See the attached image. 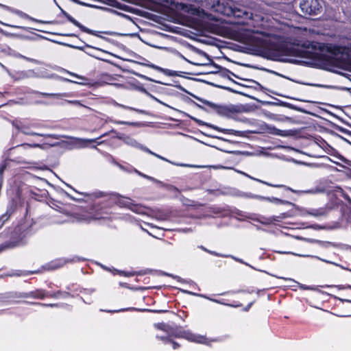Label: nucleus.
<instances>
[{"label": "nucleus", "mask_w": 351, "mask_h": 351, "mask_svg": "<svg viewBox=\"0 0 351 351\" xmlns=\"http://www.w3.org/2000/svg\"><path fill=\"white\" fill-rule=\"evenodd\" d=\"M49 296V293L43 289H36L35 291L23 293L21 295V298H32L36 299H44Z\"/></svg>", "instance_id": "nucleus-10"}, {"label": "nucleus", "mask_w": 351, "mask_h": 351, "mask_svg": "<svg viewBox=\"0 0 351 351\" xmlns=\"http://www.w3.org/2000/svg\"><path fill=\"white\" fill-rule=\"evenodd\" d=\"M180 7H181V10H183L184 12H188V13L193 14V15H197L199 12L198 9L191 5H188L182 3L180 5Z\"/></svg>", "instance_id": "nucleus-16"}, {"label": "nucleus", "mask_w": 351, "mask_h": 351, "mask_svg": "<svg viewBox=\"0 0 351 351\" xmlns=\"http://www.w3.org/2000/svg\"><path fill=\"white\" fill-rule=\"evenodd\" d=\"M36 304L43 306H50V307H58V306H59L58 304L36 303Z\"/></svg>", "instance_id": "nucleus-40"}, {"label": "nucleus", "mask_w": 351, "mask_h": 351, "mask_svg": "<svg viewBox=\"0 0 351 351\" xmlns=\"http://www.w3.org/2000/svg\"><path fill=\"white\" fill-rule=\"evenodd\" d=\"M64 15L66 17L69 21L72 23L74 25L79 27L82 32L95 35V33L93 30H91L86 27L82 25L80 23H79L77 20H75L73 17L69 15L68 13L64 12Z\"/></svg>", "instance_id": "nucleus-12"}, {"label": "nucleus", "mask_w": 351, "mask_h": 351, "mask_svg": "<svg viewBox=\"0 0 351 351\" xmlns=\"http://www.w3.org/2000/svg\"><path fill=\"white\" fill-rule=\"evenodd\" d=\"M13 125L19 132H21V133L26 134V135L40 136H44L46 138H51L53 139H58L59 138L58 136L56 134H44L32 132V131H31L30 127L29 125H25L22 123L16 122V123H14Z\"/></svg>", "instance_id": "nucleus-9"}, {"label": "nucleus", "mask_w": 351, "mask_h": 351, "mask_svg": "<svg viewBox=\"0 0 351 351\" xmlns=\"http://www.w3.org/2000/svg\"><path fill=\"white\" fill-rule=\"evenodd\" d=\"M194 97L201 101L202 104L206 105L212 110L220 116L244 121V120L240 119L239 118V114L240 112L239 106L234 105H220L201 99L197 96H194Z\"/></svg>", "instance_id": "nucleus-4"}, {"label": "nucleus", "mask_w": 351, "mask_h": 351, "mask_svg": "<svg viewBox=\"0 0 351 351\" xmlns=\"http://www.w3.org/2000/svg\"><path fill=\"white\" fill-rule=\"evenodd\" d=\"M234 195L244 198L257 199L259 200H262V198H263V196L261 195H254L251 193L241 192L239 191L234 193Z\"/></svg>", "instance_id": "nucleus-15"}, {"label": "nucleus", "mask_w": 351, "mask_h": 351, "mask_svg": "<svg viewBox=\"0 0 351 351\" xmlns=\"http://www.w3.org/2000/svg\"><path fill=\"white\" fill-rule=\"evenodd\" d=\"M11 214H12L11 209H8L6 210L5 213L2 215V216L1 217V221H2L3 222H5L10 218Z\"/></svg>", "instance_id": "nucleus-33"}, {"label": "nucleus", "mask_w": 351, "mask_h": 351, "mask_svg": "<svg viewBox=\"0 0 351 351\" xmlns=\"http://www.w3.org/2000/svg\"><path fill=\"white\" fill-rule=\"evenodd\" d=\"M300 287L302 289H304V290H308V289H310V288L306 285H300Z\"/></svg>", "instance_id": "nucleus-56"}, {"label": "nucleus", "mask_w": 351, "mask_h": 351, "mask_svg": "<svg viewBox=\"0 0 351 351\" xmlns=\"http://www.w3.org/2000/svg\"><path fill=\"white\" fill-rule=\"evenodd\" d=\"M106 218V216H104L103 215L101 214H96L94 217H93V219H104Z\"/></svg>", "instance_id": "nucleus-48"}, {"label": "nucleus", "mask_w": 351, "mask_h": 351, "mask_svg": "<svg viewBox=\"0 0 351 351\" xmlns=\"http://www.w3.org/2000/svg\"><path fill=\"white\" fill-rule=\"evenodd\" d=\"M122 138H123V142L124 143H125L126 145L140 149L142 151L145 152H150V149L149 148L141 145V143L137 142V141H136L134 138H133L129 136H126V137H122Z\"/></svg>", "instance_id": "nucleus-11"}, {"label": "nucleus", "mask_w": 351, "mask_h": 351, "mask_svg": "<svg viewBox=\"0 0 351 351\" xmlns=\"http://www.w3.org/2000/svg\"><path fill=\"white\" fill-rule=\"evenodd\" d=\"M26 73H27V71H21V72L19 73L17 79L22 80V79L28 78L27 77H26V75H27Z\"/></svg>", "instance_id": "nucleus-36"}, {"label": "nucleus", "mask_w": 351, "mask_h": 351, "mask_svg": "<svg viewBox=\"0 0 351 351\" xmlns=\"http://www.w3.org/2000/svg\"><path fill=\"white\" fill-rule=\"evenodd\" d=\"M0 23L2 24L3 25L8 26V27H12L16 28V29H21L22 28V27H21V26L12 25H10V24L1 22V21H0Z\"/></svg>", "instance_id": "nucleus-44"}, {"label": "nucleus", "mask_w": 351, "mask_h": 351, "mask_svg": "<svg viewBox=\"0 0 351 351\" xmlns=\"http://www.w3.org/2000/svg\"><path fill=\"white\" fill-rule=\"evenodd\" d=\"M286 61L289 62H292V63H296L298 62V60H293V59H289V60H287Z\"/></svg>", "instance_id": "nucleus-59"}, {"label": "nucleus", "mask_w": 351, "mask_h": 351, "mask_svg": "<svg viewBox=\"0 0 351 351\" xmlns=\"http://www.w3.org/2000/svg\"><path fill=\"white\" fill-rule=\"evenodd\" d=\"M141 228H142L143 230L146 231L149 234L152 235V234L151 232H149L147 230L145 229L143 226H141Z\"/></svg>", "instance_id": "nucleus-63"}, {"label": "nucleus", "mask_w": 351, "mask_h": 351, "mask_svg": "<svg viewBox=\"0 0 351 351\" xmlns=\"http://www.w3.org/2000/svg\"><path fill=\"white\" fill-rule=\"evenodd\" d=\"M110 122L117 124V125H131L134 127H139L141 125V123L139 122H130V121H118V120H110Z\"/></svg>", "instance_id": "nucleus-21"}, {"label": "nucleus", "mask_w": 351, "mask_h": 351, "mask_svg": "<svg viewBox=\"0 0 351 351\" xmlns=\"http://www.w3.org/2000/svg\"><path fill=\"white\" fill-rule=\"evenodd\" d=\"M230 210L225 207L212 206L206 208L205 212L199 218H210L217 217H226L229 215Z\"/></svg>", "instance_id": "nucleus-8"}, {"label": "nucleus", "mask_w": 351, "mask_h": 351, "mask_svg": "<svg viewBox=\"0 0 351 351\" xmlns=\"http://www.w3.org/2000/svg\"><path fill=\"white\" fill-rule=\"evenodd\" d=\"M335 287L338 288L339 289H346V287L343 286V285H335Z\"/></svg>", "instance_id": "nucleus-60"}, {"label": "nucleus", "mask_w": 351, "mask_h": 351, "mask_svg": "<svg viewBox=\"0 0 351 351\" xmlns=\"http://www.w3.org/2000/svg\"><path fill=\"white\" fill-rule=\"evenodd\" d=\"M184 292L187 293L191 294V295H195L194 293H192L191 291H184Z\"/></svg>", "instance_id": "nucleus-64"}, {"label": "nucleus", "mask_w": 351, "mask_h": 351, "mask_svg": "<svg viewBox=\"0 0 351 351\" xmlns=\"http://www.w3.org/2000/svg\"><path fill=\"white\" fill-rule=\"evenodd\" d=\"M12 55H13L14 56L16 57V58H22V59H24L28 62H33V63H35V64H40V62L38 61V60H36V59H34V58H27L26 56H24L21 54H20L19 53H17L14 51H13V52L12 53Z\"/></svg>", "instance_id": "nucleus-23"}, {"label": "nucleus", "mask_w": 351, "mask_h": 351, "mask_svg": "<svg viewBox=\"0 0 351 351\" xmlns=\"http://www.w3.org/2000/svg\"><path fill=\"white\" fill-rule=\"evenodd\" d=\"M287 189L288 190L292 191L293 193H296V194H303V193H306V194H315V193H317L321 191V190H319L317 188L311 189H308V190H304V191H296V190H293V189H291L289 187H287Z\"/></svg>", "instance_id": "nucleus-19"}, {"label": "nucleus", "mask_w": 351, "mask_h": 351, "mask_svg": "<svg viewBox=\"0 0 351 351\" xmlns=\"http://www.w3.org/2000/svg\"><path fill=\"white\" fill-rule=\"evenodd\" d=\"M200 296L203 297V298H207L215 303H218V304H223V305H227V306H234V307H238V306H240V305H230L228 304H226L225 303L223 300H217V299H211L208 297H206L205 295H200Z\"/></svg>", "instance_id": "nucleus-32"}, {"label": "nucleus", "mask_w": 351, "mask_h": 351, "mask_svg": "<svg viewBox=\"0 0 351 351\" xmlns=\"http://www.w3.org/2000/svg\"><path fill=\"white\" fill-rule=\"evenodd\" d=\"M144 225H145V226H149V227H150L151 228H152V229H154V228H158L157 226H154V225H152V224H151V223H145V222H144Z\"/></svg>", "instance_id": "nucleus-51"}, {"label": "nucleus", "mask_w": 351, "mask_h": 351, "mask_svg": "<svg viewBox=\"0 0 351 351\" xmlns=\"http://www.w3.org/2000/svg\"><path fill=\"white\" fill-rule=\"evenodd\" d=\"M228 257H230V258H232V259L235 260L236 261H237L239 263L245 264L246 265H249L247 263H245L242 259H241L239 258H237V257H235L234 256H232V255H228Z\"/></svg>", "instance_id": "nucleus-41"}, {"label": "nucleus", "mask_w": 351, "mask_h": 351, "mask_svg": "<svg viewBox=\"0 0 351 351\" xmlns=\"http://www.w3.org/2000/svg\"><path fill=\"white\" fill-rule=\"evenodd\" d=\"M300 8L303 14L310 16L317 15L322 10L319 0H300Z\"/></svg>", "instance_id": "nucleus-5"}, {"label": "nucleus", "mask_w": 351, "mask_h": 351, "mask_svg": "<svg viewBox=\"0 0 351 351\" xmlns=\"http://www.w3.org/2000/svg\"><path fill=\"white\" fill-rule=\"evenodd\" d=\"M199 248H200L201 250L208 252V251H209V250L206 249L205 247H204L203 245H199L198 246Z\"/></svg>", "instance_id": "nucleus-58"}, {"label": "nucleus", "mask_w": 351, "mask_h": 351, "mask_svg": "<svg viewBox=\"0 0 351 351\" xmlns=\"http://www.w3.org/2000/svg\"><path fill=\"white\" fill-rule=\"evenodd\" d=\"M276 277L278 278L283 279V280H285L286 281H291V282H293L297 283V282H295L293 279L290 278H284V277H278V276H276Z\"/></svg>", "instance_id": "nucleus-49"}, {"label": "nucleus", "mask_w": 351, "mask_h": 351, "mask_svg": "<svg viewBox=\"0 0 351 351\" xmlns=\"http://www.w3.org/2000/svg\"><path fill=\"white\" fill-rule=\"evenodd\" d=\"M346 48L334 44L311 42L306 50L299 51L300 56L313 59L320 68L332 71L340 67L344 60Z\"/></svg>", "instance_id": "nucleus-1"}, {"label": "nucleus", "mask_w": 351, "mask_h": 351, "mask_svg": "<svg viewBox=\"0 0 351 351\" xmlns=\"http://www.w3.org/2000/svg\"><path fill=\"white\" fill-rule=\"evenodd\" d=\"M5 168H6V163H5V162H3L0 165V176L1 177L2 176L4 170L5 169Z\"/></svg>", "instance_id": "nucleus-42"}, {"label": "nucleus", "mask_w": 351, "mask_h": 351, "mask_svg": "<svg viewBox=\"0 0 351 351\" xmlns=\"http://www.w3.org/2000/svg\"><path fill=\"white\" fill-rule=\"evenodd\" d=\"M70 295L69 292L66 291H58L55 293H49V296L53 298H66Z\"/></svg>", "instance_id": "nucleus-20"}, {"label": "nucleus", "mask_w": 351, "mask_h": 351, "mask_svg": "<svg viewBox=\"0 0 351 351\" xmlns=\"http://www.w3.org/2000/svg\"><path fill=\"white\" fill-rule=\"evenodd\" d=\"M0 65H1V67H2L5 71H6L9 73V75H10V71H9V70L8 69V68H7L6 66H4L3 64H2L1 63H0Z\"/></svg>", "instance_id": "nucleus-57"}, {"label": "nucleus", "mask_w": 351, "mask_h": 351, "mask_svg": "<svg viewBox=\"0 0 351 351\" xmlns=\"http://www.w3.org/2000/svg\"><path fill=\"white\" fill-rule=\"evenodd\" d=\"M110 199L114 201V202L121 207L129 208L136 213H142V207L138 204H134L130 198L123 197L117 194H112L110 196Z\"/></svg>", "instance_id": "nucleus-6"}, {"label": "nucleus", "mask_w": 351, "mask_h": 351, "mask_svg": "<svg viewBox=\"0 0 351 351\" xmlns=\"http://www.w3.org/2000/svg\"><path fill=\"white\" fill-rule=\"evenodd\" d=\"M268 131L271 134L280 136H287L290 135V132L289 130H282L274 126L268 127Z\"/></svg>", "instance_id": "nucleus-14"}, {"label": "nucleus", "mask_w": 351, "mask_h": 351, "mask_svg": "<svg viewBox=\"0 0 351 351\" xmlns=\"http://www.w3.org/2000/svg\"><path fill=\"white\" fill-rule=\"evenodd\" d=\"M262 200L272 202L276 204H291V203L289 201L282 200V199H278L277 197H264L263 196V198H262Z\"/></svg>", "instance_id": "nucleus-17"}, {"label": "nucleus", "mask_w": 351, "mask_h": 351, "mask_svg": "<svg viewBox=\"0 0 351 351\" xmlns=\"http://www.w3.org/2000/svg\"><path fill=\"white\" fill-rule=\"evenodd\" d=\"M340 228V224L338 222H335L333 226H330L328 228V229H331V230H333V229H337V228Z\"/></svg>", "instance_id": "nucleus-47"}, {"label": "nucleus", "mask_w": 351, "mask_h": 351, "mask_svg": "<svg viewBox=\"0 0 351 351\" xmlns=\"http://www.w3.org/2000/svg\"><path fill=\"white\" fill-rule=\"evenodd\" d=\"M208 253L212 254V255H214V256H219V257H228V255H223V254H221L219 253H217L215 251H211V250H209L208 251Z\"/></svg>", "instance_id": "nucleus-39"}, {"label": "nucleus", "mask_w": 351, "mask_h": 351, "mask_svg": "<svg viewBox=\"0 0 351 351\" xmlns=\"http://www.w3.org/2000/svg\"><path fill=\"white\" fill-rule=\"evenodd\" d=\"M164 73L166 75L168 76H179V77H183L182 74L184 73V72L182 71H173L170 69H165L164 71Z\"/></svg>", "instance_id": "nucleus-25"}, {"label": "nucleus", "mask_w": 351, "mask_h": 351, "mask_svg": "<svg viewBox=\"0 0 351 351\" xmlns=\"http://www.w3.org/2000/svg\"><path fill=\"white\" fill-rule=\"evenodd\" d=\"M16 147H21L24 149H27L31 147H34H34H42V145L38 143H33V144L23 143L21 145H17Z\"/></svg>", "instance_id": "nucleus-27"}, {"label": "nucleus", "mask_w": 351, "mask_h": 351, "mask_svg": "<svg viewBox=\"0 0 351 351\" xmlns=\"http://www.w3.org/2000/svg\"><path fill=\"white\" fill-rule=\"evenodd\" d=\"M47 66L51 67V69H55V70H59L60 69V68L58 66H53L47 65Z\"/></svg>", "instance_id": "nucleus-61"}, {"label": "nucleus", "mask_w": 351, "mask_h": 351, "mask_svg": "<svg viewBox=\"0 0 351 351\" xmlns=\"http://www.w3.org/2000/svg\"><path fill=\"white\" fill-rule=\"evenodd\" d=\"M141 78L143 79H145V80H149V81H153L152 79H150L149 77H146L145 75H139Z\"/></svg>", "instance_id": "nucleus-54"}, {"label": "nucleus", "mask_w": 351, "mask_h": 351, "mask_svg": "<svg viewBox=\"0 0 351 351\" xmlns=\"http://www.w3.org/2000/svg\"><path fill=\"white\" fill-rule=\"evenodd\" d=\"M229 215H234L235 217H239V219H241L243 218H249V217L245 212L238 210L237 208H234L233 210H230Z\"/></svg>", "instance_id": "nucleus-22"}, {"label": "nucleus", "mask_w": 351, "mask_h": 351, "mask_svg": "<svg viewBox=\"0 0 351 351\" xmlns=\"http://www.w3.org/2000/svg\"><path fill=\"white\" fill-rule=\"evenodd\" d=\"M32 232L31 229L29 228V229H27V230H26L25 231L24 234H23V237H29V236H30V235H32Z\"/></svg>", "instance_id": "nucleus-46"}, {"label": "nucleus", "mask_w": 351, "mask_h": 351, "mask_svg": "<svg viewBox=\"0 0 351 351\" xmlns=\"http://www.w3.org/2000/svg\"><path fill=\"white\" fill-rule=\"evenodd\" d=\"M155 327L167 332L165 337H176L184 338L189 341L210 345L211 341H218V339L208 340L206 337L193 333L191 330L178 328L175 330L169 326L164 323L156 324Z\"/></svg>", "instance_id": "nucleus-3"}, {"label": "nucleus", "mask_w": 351, "mask_h": 351, "mask_svg": "<svg viewBox=\"0 0 351 351\" xmlns=\"http://www.w3.org/2000/svg\"><path fill=\"white\" fill-rule=\"evenodd\" d=\"M37 76L38 78H44V79H53L61 82H66L71 83H75L79 84H84V82H76L71 80H69L66 77H63L60 76L56 73H51L47 67H39L37 68Z\"/></svg>", "instance_id": "nucleus-7"}, {"label": "nucleus", "mask_w": 351, "mask_h": 351, "mask_svg": "<svg viewBox=\"0 0 351 351\" xmlns=\"http://www.w3.org/2000/svg\"><path fill=\"white\" fill-rule=\"evenodd\" d=\"M221 131L224 134H233V135L238 136H243V133L241 131L234 130H232V129H223V130H221Z\"/></svg>", "instance_id": "nucleus-26"}, {"label": "nucleus", "mask_w": 351, "mask_h": 351, "mask_svg": "<svg viewBox=\"0 0 351 351\" xmlns=\"http://www.w3.org/2000/svg\"><path fill=\"white\" fill-rule=\"evenodd\" d=\"M84 195L89 196L90 197H95V198H99V197H102L106 196V195L104 193L101 192V191H95V192H93L91 194L86 193V194H84Z\"/></svg>", "instance_id": "nucleus-30"}, {"label": "nucleus", "mask_w": 351, "mask_h": 351, "mask_svg": "<svg viewBox=\"0 0 351 351\" xmlns=\"http://www.w3.org/2000/svg\"><path fill=\"white\" fill-rule=\"evenodd\" d=\"M38 94L45 97H54L58 99H62L64 97H69L73 95L71 93H48L39 92Z\"/></svg>", "instance_id": "nucleus-13"}, {"label": "nucleus", "mask_w": 351, "mask_h": 351, "mask_svg": "<svg viewBox=\"0 0 351 351\" xmlns=\"http://www.w3.org/2000/svg\"><path fill=\"white\" fill-rule=\"evenodd\" d=\"M135 172H136L137 174H138L140 176H141V177L145 178H147V179H148V180H153V178H152V177H150V176H147V175H145V174H143V173H141V172L138 171V170H136V169H135Z\"/></svg>", "instance_id": "nucleus-43"}, {"label": "nucleus", "mask_w": 351, "mask_h": 351, "mask_svg": "<svg viewBox=\"0 0 351 351\" xmlns=\"http://www.w3.org/2000/svg\"><path fill=\"white\" fill-rule=\"evenodd\" d=\"M210 9L213 12L228 16L244 19H250L252 17V13L232 0H213Z\"/></svg>", "instance_id": "nucleus-2"}, {"label": "nucleus", "mask_w": 351, "mask_h": 351, "mask_svg": "<svg viewBox=\"0 0 351 351\" xmlns=\"http://www.w3.org/2000/svg\"><path fill=\"white\" fill-rule=\"evenodd\" d=\"M249 82L255 84L256 85L260 86V84L254 80H249Z\"/></svg>", "instance_id": "nucleus-62"}, {"label": "nucleus", "mask_w": 351, "mask_h": 351, "mask_svg": "<svg viewBox=\"0 0 351 351\" xmlns=\"http://www.w3.org/2000/svg\"><path fill=\"white\" fill-rule=\"evenodd\" d=\"M147 153H148V154H152V155H153V156H156V158H159V159H161V160H165V161L168 162H169V163H171V164H173V165H177V166H185V165H184V164H176V163H174V162H173L170 161L169 160L167 159L166 158H165V157H163V156H160V155H158V154H156V153L153 152H152V151H151V150H150V152H147Z\"/></svg>", "instance_id": "nucleus-28"}, {"label": "nucleus", "mask_w": 351, "mask_h": 351, "mask_svg": "<svg viewBox=\"0 0 351 351\" xmlns=\"http://www.w3.org/2000/svg\"><path fill=\"white\" fill-rule=\"evenodd\" d=\"M188 116H189V117H190L191 119H193V121H195V122L198 123L199 125H201V124L203 123L202 121H200V120H199V119H196V118H195V117H193L189 116V115H188Z\"/></svg>", "instance_id": "nucleus-50"}, {"label": "nucleus", "mask_w": 351, "mask_h": 351, "mask_svg": "<svg viewBox=\"0 0 351 351\" xmlns=\"http://www.w3.org/2000/svg\"><path fill=\"white\" fill-rule=\"evenodd\" d=\"M308 213L314 217H320L325 215V210L323 208L312 209L308 211Z\"/></svg>", "instance_id": "nucleus-24"}, {"label": "nucleus", "mask_w": 351, "mask_h": 351, "mask_svg": "<svg viewBox=\"0 0 351 351\" xmlns=\"http://www.w3.org/2000/svg\"><path fill=\"white\" fill-rule=\"evenodd\" d=\"M26 77L28 78H38L37 68L27 71Z\"/></svg>", "instance_id": "nucleus-31"}, {"label": "nucleus", "mask_w": 351, "mask_h": 351, "mask_svg": "<svg viewBox=\"0 0 351 351\" xmlns=\"http://www.w3.org/2000/svg\"><path fill=\"white\" fill-rule=\"evenodd\" d=\"M62 70L63 71H64V72H66V73H67L68 74H69L70 75L75 77H76V78H77V79H80V80H86V79H85V77H83V76H81V75H79L75 74V73H72V72L68 71H66V70H65V69H62Z\"/></svg>", "instance_id": "nucleus-35"}, {"label": "nucleus", "mask_w": 351, "mask_h": 351, "mask_svg": "<svg viewBox=\"0 0 351 351\" xmlns=\"http://www.w3.org/2000/svg\"><path fill=\"white\" fill-rule=\"evenodd\" d=\"M64 101L68 103V104H73V105H75V106H83L80 103V101H78V100H65Z\"/></svg>", "instance_id": "nucleus-37"}, {"label": "nucleus", "mask_w": 351, "mask_h": 351, "mask_svg": "<svg viewBox=\"0 0 351 351\" xmlns=\"http://www.w3.org/2000/svg\"><path fill=\"white\" fill-rule=\"evenodd\" d=\"M114 106H117V107L122 108L123 109L133 110V111H136V112H143L141 110H138V109L132 108V107H130V106H127L119 104L117 101H114Z\"/></svg>", "instance_id": "nucleus-29"}, {"label": "nucleus", "mask_w": 351, "mask_h": 351, "mask_svg": "<svg viewBox=\"0 0 351 351\" xmlns=\"http://www.w3.org/2000/svg\"><path fill=\"white\" fill-rule=\"evenodd\" d=\"M256 181L261 182L263 184H267L268 186H274V187H276V188H285L286 187V186H285L283 184H269L267 182H265V181H263L261 180H256Z\"/></svg>", "instance_id": "nucleus-34"}, {"label": "nucleus", "mask_w": 351, "mask_h": 351, "mask_svg": "<svg viewBox=\"0 0 351 351\" xmlns=\"http://www.w3.org/2000/svg\"><path fill=\"white\" fill-rule=\"evenodd\" d=\"M253 304V302L248 304V305L244 308V311H247Z\"/></svg>", "instance_id": "nucleus-52"}, {"label": "nucleus", "mask_w": 351, "mask_h": 351, "mask_svg": "<svg viewBox=\"0 0 351 351\" xmlns=\"http://www.w3.org/2000/svg\"><path fill=\"white\" fill-rule=\"evenodd\" d=\"M96 138L95 139H83V138H76V141H78V142H83V143H92V142H95L96 141Z\"/></svg>", "instance_id": "nucleus-38"}, {"label": "nucleus", "mask_w": 351, "mask_h": 351, "mask_svg": "<svg viewBox=\"0 0 351 351\" xmlns=\"http://www.w3.org/2000/svg\"><path fill=\"white\" fill-rule=\"evenodd\" d=\"M171 337H164V336H160V335L156 336L157 339L162 340L165 343L171 344L173 349L178 348L180 347V345L177 342L173 341L171 339Z\"/></svg>", "instance_id": "nucleus-18"}, {"label": "nucleus", "mask_w": 351, "mask_h": 351, "mask_svg": "<svg viewBox=\"0 0 351 351\" xmlns=\"http://www.w3.org/2000/svg\"><path fill=\"white\" fill-rule=\"evenodd\" d=\"M126 309H120V310H116V311H106V312H109V313H118V312H121V311H125Z\"/></svg>", "instance_id": "nucleus-53"}, {"label": "nucleus", "mask_w": 351, "mask_h": 351, "mask_svg": "<svg viewBox=\"0 0 351 351\" xmlns=\"http://www.w3.org/2000/svg\"><path fill=\"white\" fill-rule=\"evenodd\" d=\"M339 300L340 301H341L342 302H348V303H351V300H348V299H341V298H339Z\"/></svg>", "instance_id": "nucleus-55"}, {"label": "nucleus", "mask_w": 351, "mask_h": 351, "mask_svg": "<svg viewBox=\"0 0 351 351\" xmlns=\"http://www.w3.org/2000/svg\"><path fill=\"white\" fill-rule=\"evenodd\" d=\"M111 132H113V133H116L117 134V137L119 139L121 140L122 141H123V138L122 137H126V136L124 135V134L117 133V132L115 130H112Z\"/></svg>", "instance_id": "nucleus-45"}]
</instances>
